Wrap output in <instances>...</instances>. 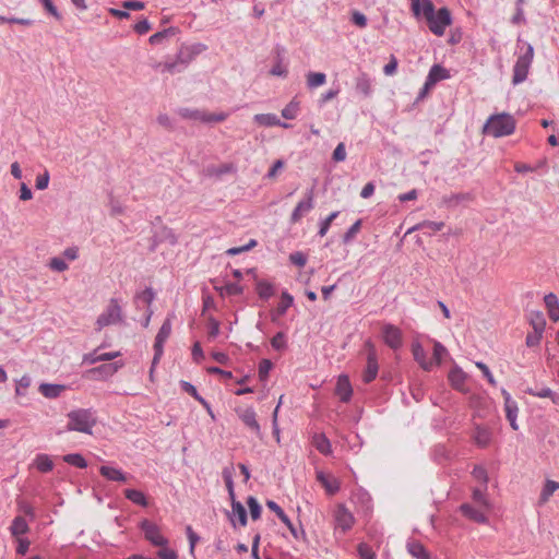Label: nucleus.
<instances>
[{
  "instance_id": "nucleus-37",
  "label": "nucleus",
  "mask_w": 559,
  "mask_h": 559,
  "mask_svg": "<svg viewBox=\"0 0 559 559\" xmlns=\"http://www.w3.org/2000/svg\"><path fill=\"white\" fill-rule=\"evenodd\" d=\"M124 496L127 499L141 507H147L148 502L144 493L136 489H126Z\"/></svg>"
},
{
  "instance_id": "nucleus-6",
  "label": "nucleus",
  "mask_w": 559,
  "mask_h": 559,
  "mask_svg": "<svg viewBox=\"0 0 559 559\" xmlns=\"http://www.w3.org/2000/svg\"><path fill=\"white\" fill-rule=\"evenodd\" d=\"M171 333V320L170 318H166L163 322L154 343V357L152 360L151 374L153 373V368L160 360L164 353V344L167 341Z\"/></svg>"
},
{
  "instance_id": "nucleus-15",
  "label": "nucleus",
  "mask_w": 559,
  "mask_h": 559,
  "mask_svg": "<svg viewBox=\"0 0 559 559\" xmlns=\"http://www.w3.org/2000/svg\"><path fill=\"white\" fill-rule=\"evenodd\" d=\"M336 526L346 532L354 524L353 514L345 508L344 504H338L335 511Z\"/></svg>"
},
{
  "instance_id": "nucleus-53",
  "label": "nucleus",
  "mask_w": 559,
  "mask_h": 559,
  "mask_svg": "<svg viewBox=\"0 0 559 559\" xmlns=\"http://www.w3.org/2000/svg\"><path fill=\"white\" fill-rule=\"evenodd\" d=\"M271 345L276 350H282L286 347L285 343V334L283 332H277L271 340Z\"/></svg>"
},
{
  "instance_id": "nucleus-57",
  "label": "nucleus",
  "mask_w": 559,
  "mask_h": 559,
  "mask_svg": "<svg viewBox=\"0 0 559 559\" xmlns=\"http://www.w3.org/2000/svg\"><path fill=\"white\" fill-rule=\"evenodd\" d=\"M350 21L359 28L367 26V17L359 11H353Z\"/></svg>"
},
{
  "instance_id": "nucleus-46",
  "label": "nucleus",
  "mask_w": 559,
  "mask_h": 559,
  "mask_svg": "<svg viewBox=\"0 0 559 559\" xmlns=\"http://www.w3.org/2000/svg\"><path fill=\"white\" fill-rule=\"evenodd\" d=\"M299 111V103L294 98L289 104H287L282 110V116L285 119L292 120L295 119Z\"/></svg>"
},
{
  "instance_id": "nucleus-17",
  "label": "nucleus",
  "mask_w": 559,
  "mask_h": 559,
  "mask_svg": "<svg viewBox=\"0 0 559 559\" xmlns=\"http://www.w3.org/2000/svg\"><path fill=\"white\" fill-rule=\"evenodd\" d=\"M450 78L449 71L440 64H433L426 79V88H431L439 81Z\"/></svg>"
},
{
  "instance_id": "nucleus-23",
  "label": "nucleus",
  "mask_w": 559,
  "mask_h": 559,
  "mask_svg": "<svg viewBox=\"0 0 559 559\" xmlns=\"http://www.w3.org/2000/svg\"><path fill=\"white\" fill-rule=\"evenodd\" d=\"M412 352L414 359L420 365V367L426 371H430L433 362L426 359V352L424 347L419 343H414L412 346Z\"/></svg>"
},
{
  "instance_id": "nucleus-10",
  "label": "nucleus",
  "mask_w": 559,
  "mask_h": 559,
  "mask_svg": "<svg viewBox=\"0 0 559 559\" xmlns=\"http://www.w3.org/2000/svg\"><path fill=\"white\" fill-rule=\"evenodd\" d=\"M314 189H309L306 193V199L300 201L294 209L290 215V222L293 224L299 222L304 214L310 212L313 209Z\"/></svg>"
},
{
  "instance_id": "nucleus-31",
  "label": "nucleus",
  "mask_w": 559,
  "mask_h": 559,
  "mask_svg": "<svg viewBox=\"0 0 559 559\" xmlns=\"http://www.w3.org/2000/svg\"><path fill=\"white\" fill-rule=\"evenodd\" d=\"M356 92L362 94L364 96H369L371 94V80L366 73H360L356 79L355 85Z\"/></svg>"
},
{
  "instance_id": "nucleus-1",
  "label": "nucleus",
  "mask_w": 559,
  "mask_h": 559,
  "mask_svg": "<svg viewBox=\"0 0 559 559\" xmlns=\"http://www.w3.org/2000/svg\"><path fill=\"white\" fill-rule=\"evenodd\" d=\"M515 119L507 112L496 114L488 118L484 124V133L495 138L510 135L515 130Z\"/></svg>"
},
{
  "instance_id": "nucleus-8",
  "label": "nucleus",
  "mask_w": 559,
  "mask_h": 559,
  "mask_svg": "<svg viewBox=\"0 0 559 559\" xmlns=\"http://www.w3.org/2000/svg\"><path fill=\"white\" fill-rule=\"evenodd\" d=\"M451 23V13L447 8L439 9L433 17L427 22L429 29L437 36H442L445 27Z\"/></svg>"
},
{
  "instance_id": "nucleus-27",
  "label": "nucleus",
  "mask_w": 559,
  "mask_h": 559,
  "mask_svg": "<svg viewBox=\"0 0 559 559\" xmlns=\"http://www.w3.org/2000/svg\"><path fill=\"white\" fill-rule=\"evenodd\" d=\"M154 298L155 293L151 287H147L134 296V305L136 308H141L142 306H147L148 308L153 302Z\"/></svg>"
},
{
  "instance_id": "nucleus-62",
  "label": "nucleus",
  "mask_w": 559,
  "mask_h": 559,
  "mask_svg": "<svg viewBox=\"0 0 559 559\" xmlns=\"http://www.w3.org/2000/svg\"><path fill=\"white\" fill-rule=\"evenodd\" d=\"M49 266L57 272H63L68 269V264L61 258H52L49 262Z\"/></svg>"
},
{
  "instance_id": "nucleus-63",
  "label": "nucleus",
  "mask_w": 559,
  "mask_h": 559,
  "mask_svg": "<svg viewBox=\"0 0 559 559\" xmlns=\"http://www.w3.org/2000/svg\"><path fill=\"white\" fill-rule=\"evenodd\" d=\"M157 557L159 559H177L178 555L175 550L167 548V546L160 547L157 551Z\"/></svg>"
},
{
  "instance_id": "nucleus-9",
  "label": "nucleus",
  "mask_w": 559,
  "mask_h": 559,
  "mask_svg": "<svg viewBox=\"0 0 559 559\" xmlns=\"http://www.w3.org/2000/svg\"><path fill=\"white\" fill-rule=\"evenodd\" d=\"M368 355H367V366L362 372V380L365 383L372 382L377 374H378V359H377V352L374 348V345L371 341H367L365 344Z\"/></svg>"
},
{
  "instance_id": "nucleus-11",
  "label": "nucleus",
  "mask_w": 559,
  "mask_h": 559,
  "mask_svg": "<svg viewBox=\"0 0 559 559\" xmlns=\"http://www.w3.org/2000/svg\"><path fill=\"white\" fill-rule=\"evenodd\" d=\"M266 507L270 510H272L278 516V519L288 527V530L290 531L292 535L296 539H298L300 536L305 538V536H306L305 531L302 528L300 531H298L297 527L292 523L289 518L285 514L283 509L275 501L267 500L266 501Z\"/></svg>"
},
{
  "instance_id": "nucleus-2",
  "label": "nucleus",
  "mask_w": 559,
  "mask_h": 559,
  "mask_svg": "<svg viewBox=\"0 0 559 559\" xmlns=\"http://www.w3.org/2000/svg\"><path fill=\"white\" fill-rule=\"evenodd\" d=\"M96 425V417L91 409L79 408L68 414V431H79L92 433V428Z\"/></svg>"
},
{
  "instance_id": "nucleus-64",
  "label": "nucleus",
  "mask_w": 559,
  "mask_h": 559,
  "mask_svg": "<svg viewBox=\"0 0 559 559\" xmlns=\"http://www.w3.org/2000/svg\"><path fill=\"white\" fill-rule=\"evenodd\" d=\"M225 293L229 296H238L243 293V287L236 283H227L225 285Z\"/></svg>"
},
{
  "instance_id": "nucleus-4",
  "label": "nucleus",
  "mask_w": 559,
  "mask_h": 559,
  "mask_svg": "<svg viewBox=\"0 0 559 559\" xmlns=\"http://www.w3.org/2000/svg\"><path fill=\"white\" fill-rule=\"evenodd\" d=\"M122 309L118 299L111 298L106 310L97 318L96 330L100 331L104 326L122 322Z\"/></svg>"
},
{
  "instance_id": "nucleus-14",
  "label": "nucleus",
  "mask_w": 559,
  "mask_h": 559,
  "mask_svg": "<svg viewBox=\"0 0 559 559\" xmlns=\"http://www.w3.org/2000/svg\"><path fill=\"white\" fill-rule=\"evenodd\" d=\"M122 366V361H114L103 364L96 368L91 369L88 372L93 374L95 379H107L115 374Z\"/></svg>"
},
{
  "instance_id": "nucleus-45",
  "label": "nucleus",
  "mask_w": 559,
  "mask_h": 559,
  "mask_svg": "<svg viewBox=\"0 0 559 559\" xmlns=\"http://www.w3.org/2000/svg\"><path fill=\"white\" fill-rule=\"evenodd\" d=\"M179 115L185 119L200 120L204 122L205 111L198 109L182 108L179 110Z\"/></svg>"
},
{
  "instance_id": "nucleus-20",
  "label": "nucleus",
  "mask_w": 559,
  "mask_h": 559,
  "mask_svg": "<svg viewBox=\"0 0 559 559\" xmlns=\"http://www.w3.org/2000/svg\"><path fill=\"white\" fill-rule=\"evenodd\" d=\"M460 511L464 516L476 523L485 524L488 522V518L480 510L474 508L469 503L461 504Z\"/></svg>"
},
{
  "instance_id": "nucleus-19",
  "label": "nucleus",
  "mask_w": 559,
  "mask_h": 559,
  "mask_svg": "<svg viewBox=\"0 0 559 559\" xmlns=\"http://www.w3.org/2000/svg\"><path fill=\"white\" fill-rule=\"evenodd\" d=\"M317 480L324 487L329 495H335L340 490L338 480L321 471L317 472Z\"/></svg>"
},
{
  "instance_id": "nucleus-47",
  "label": "nucleus",
  "mask_w": 559,
  "mask_h": 559,
  "mask_svg": "<svg viewBox=\"0 0 559 559\" xmlns=\"http://www.w3.org/2000/svg\"><path fill=\"white\" fill-rule=\"evenodd\" d=\"M247 504H248V508L250 510L251 519L254 520V521L260 519L261 512H262V508H261L259 501L257 500V498H254L252 496L248 497Z\"/></svg>"
},
{
  "instance_id": "nucleus-35",
  "label": "nucleus",
  "mask_w": 559,
  "mask_h": 559,
  "mask_svg": "<svg viewBox=\"0 0 559 559\" xmlns=\"http://www.w3.org/2000/svg\"><path fill=\"white\" fill-rule=\"evenodd\" d=\"M530 323L533 326L535 332H544L546 326V320L540 311H531L530 312Z\"/></svg>"
},
{
  "instance_id": "nucleus-43",
  "label": "nucleus",
  "mask_w": 559,
  "mask_h": 559,
  "mask_svg": "<svg viewBox=\"0 0 559 559\" xmlns=\"http://www.w3.org/2000/svg\"><path fill=\"white\" fill-rule=\"evenodd\" d=\"M157 235L159 236L158 240L162 242H168L171 246L176 245L178 241L177 236L174 234L173 229L166 226H163L160 230L157 231Z\"/></svg>"
},
{
  "instance_id": "nucleus-61",
  "label": "nucleus",
  "mask_w": 559,
  "mask_h": 559,
  "mask_svg": "<svg viewBox=\"0 0 559 559\" xmlns=\"http://www.w3.org/2000/svg\"><path fill=\"white\" fill-rule=\"evenodd\" d=\"M219 334V322L213 317L209 318V338H215Z\"/></svg>"
},
{
  "instance_id": "nucleus-40",
  "label": "nucleus",
  "mask_w": 559,
  "mask_h": 559,
  "mask_svg": "<svg viewBox=\"0 0 559 559\" xmlns=\"http://www.w3.org/2000/svg\"><path fill=\"white\" fill-rule=\"evenodd\" d=\"M326 81V75L322 72H309L307 74V86L316 88L323 85Z\"/></svg>"
},
{
  "instance_id": "nucleus-30",
  "label": "nucleus",
  "mask_w": 559,
  "mask_h": 559,
  "mask_svg": "<svg viewBox=\"0 0 559 559\" xmlns=\"http://www.w3.org/2000/svg\"><path fill=\"white\" fill-rule=\"evenodd\" d=\"M448 378L454 389L462 390L466 374L461 368L455 366L450 370Z\"/></svg>"
},
{
  "instance_id": "nucleus-29",
  "label": "nucleus",
  "mask_w": 559,
  "mask_h": 559,
  "mask_svg": "<svg viewBox=\"0 0 559 559\" xmlns=\"http://www.w3.org/2000/svg\"><path fill=\"white\" fill-rule=\"evenodd\" d=\"M28 531L29 527L26 520L21 515L15 516L10 526L11 535L14 537H19L21 535L26 534Z\"/></svg>"
},
{
  "instance_id": "nucleus-56",
  "label": "nucleus",
  "mask_w": 559,
  "mask_h": 559,
  "mask_svg": "<svg viewBox=\"0 0 559 559\" xmlns=\"http://www.w3.org/2000/svg\"><path fill=\"white\" fill-rule=\"evenodd\" d=\"M444 224L442 222L440 223H437V222H430V221H427V222H424L419 225H417L415 227V229H429L430 231L435 233V231H439L443 228Z\"/></svg>"
},
{
  "instance_id": "nucleus-51",
  "label": "nucleus",
  "mask_w": 559,
  "mask_h": 559,
  "mask_svg": "<svg viewBox=\"0 0 559 559\" xmlns=\"http://www.w3.org/2000/svg\"><path fill=\"white\" fill-rule=\"evenodd\" d=\"M273 364L269 359H262L259 364V378L261 381H265L269 377V372L272 369Z\"/></svg>"
},
{
  "instance_id": "nucleus-52",
  "label": "nucleus",
  "mask_w": 559,
  "mask_h": 559,
  "mask_svg": "<svg viewBox=\"0 0 559 559\" xmlns=\"http://www.w3.org/2000/svg\"><path fill=\"white\" fill-rule=\"evenodd\" d=\"M360 559H376V555L371 547L366 543H360L357 547Z\"/></svg>"
},
{
  "instance_id": "nucleus-42",
  "label": "nucleus",
  "mask_w": 559,
  "mask_h": 559,
  "mask_svg": "<svg viewBox=\"0 0 559 559\" xmlns=\"http://www.w3.org/2000/svg\"><path fill=\"white\" fill-rule=\"evenodd\" d=\"M63 461L78 468L87 467L86 460L80 453H71L63 456Z\"/></svg>"
},
{
  "instance_id": "nucleus-50",
  "label": "nucleus",
  "mask_w": 559,
  "mask_h": 559,
  "mask_svg": "<svg viewBox=\"0 0 559 559\" xmlns=\"http://www.w3.org/2000/svg\"><path fill=\"white\" fill-rule=\"evenodd\" d=\"M338 214H340L338 211L332 212L326 218L321 221L320 228H319V231H318V235L320 237H324L326 235V233L329 231V228H330L332 222L338 216Z\"/></svg>"
},
{
  "instance_id": "nucleus-36",
  "label": "nucleus",
  "mask_w": 559,
  "mask_h": 559,
  "mask_svg": "<svg viewBox=\"0 0 559 559\" xmlns=\"http://www.w3.org/2000/svg\"><path fill=\"white\" fill-rule=\"evenodd\" d=\"M313 445L320 453H322L324 455H326L331 452L330 440L323 433L314 435Z\"/></svg>"
},
{
  "instance_id": "nucleus-24",
  "label": "nucleus",
  "mask_w": 559,
  "mask_h": 559,
  "mask_svg": "<svg viewBox=\"0 0 559 559\" xmlns=\"http://www.w3.org/2000/svg\"><path fill=\"white\" fill-rule=\"evenodd\" d=\"M66 389L63 384L41 383L38 391L47 399H57Z\"/></svg>"
},
{
  "instance_id": "nucleus-22",
  "label": "nucleus",
  "mask_w": 559,
  "mask_h": 559,
  "mask_svg": "<svg viewBox=\"0 0 559 559\" xmlns=\"http://www.w3.org/2000/svg\"><path fill=\"white\" fill-rule=\"evenodd\" d=\"M99 473L102 476H104L108 480L118 481V483H126L128 480L127 474H124L122 471L117 469L111 466H106V465L100 466Z\"/></svg>"
},
{
  "instance_id": "nucleus-16",
  "label": "nucleus",
  "mask_w": 559,
  "mask_h": 559,
  "mask_svg": "<svg viewBox=\"0 0 559 559\" xmlns=\"http://www.w3.org/2000/svg\"><path fill=\"white\" fill-rule=\"evenodd\" d=\"M335 393L340 396L341 402L348 403L353 395V388L349 378L341 374L336 382Z\"/></svg>"
},
{
  "instance_id": "nucleus-58",
  "label": "nucleus",
  "mask_w": 559,
  "mask_h": 559,
  "mask_svg": "<svg viewBox=\"0 0 559 559\" xmlns=\"http://www.w3.org/2000/svg\"><path fill=\"white\" fill-rule=\"evenodd\" d=\"M289 260L293 264H295L299 267H302L306 265L307 257L305 253H302L300 251H296V252L290 253Z\"/></svg>"
},
{
  "instance_id": "nucleus-33",
  "label": "nucleus",
  "mask_w": 559,
  "mask_h": 559,
  "mask_svg": "<svg viewBox=\"0 0 559 559\" xmlns=\"http://www.w3.org/2000/svg\"><path fill=\"white\" fill-rule=\"evenodd\" d=\"M255 290L259 297L263 300H267L274 295V287L266 281H257Z\"/></svg>"
},
{
  "instance_id": "nucleus-49",
  "label": "nucleus",
  "mask_w": 559,
  "mask_h": 559,
  "mask_svg": "<svg viewBox=\"0 0 559 559\" xmlns=\"http://www.w3.org/2000/svg\"><path fill=\"white\" fill-rule=\"evenodd\" d=\"M361 223L362 221L361 219H358L348 229L347 231L344 234L343 236V242L344 243H349L352 242V240L356 237V235L359 233L360 228H361Z\"/></svg>"
},
{
  "instance_id": "nucleus-59",
  "label": "nucleus",
  "mask_w": 559,
  "mask_h": 559,
  "mask_svg": "<svg viewBox=\"0 0 559 559\" xmlns=\"http://www.w3.org/2000/svg\"><path fill=\"white\" fill-rule=\"evenodd\" d=\"M345 158H346L345 144L341 142L335 147V150L332 154V159L334 162L338 163V162H343Z\"/></svg>"
},
{
  "instance_id": "nucleus-12",
  "label": "nucleus",
  "mask_w": 559,
  "mask_h": 559,
  "mask_svg": "<svg viewBox=\"0 0 559 559\" xmlns=\"http://www.w3.org/2000/svg\"><path fill=\"white\" fill-rule=\"evenodd\" d=\"M236 413L241 421L255 433L257 437L262 438L261 427L257 420V414L253 408H237Z\"/></svg>"
},
{
  "instance_id": "nucleus-60",
  "label": "nucleus",
  "mask_w": 559,
  "mask_h": 559,
  "mask_svg": "<svg viewBox=\"0 0 559 559\" xmlns=\"http://www.w3.org/2000/svg\"><path fill=\"white\" fill-rule=\"evenodd\" d=\"M49 173L45 170L43 174L38 175L36 178L35 187L38 190H45L49 183Z\"/></svg>"
},
{
  "instance_id": "nucleus-3",
  "label": "nucleus",
  "mask_w": 559,
  "mask_h": 559,
  "mask_svg": "<svg viewBox=\"0 0 559 559\" xmlns=\"http://www.w3.org/2000/svg\"><path fill=\"white\" fill-rule=\"evenodd\" d=\"M534 48L531 44H526L525 51L518 57V60L513 67L512 83L518 85L524 82L527 78L528 70L533 62Z\"/></svg>"
},
{
  "instance_id": "nucleus-13",
  "label": "nucleus",
  "mask_w": 559,
  "mask_h": 559,
  "mask_svg": "<svg viewBox=\"0 0 559 559\" xmlns=\"http://www.w3.org/2000/svg\"><path fill=\"white\" fill-rule=\"evenodd\" d=\"M382 336L384 343L392 349H397L402 346V332L393 324H384L382 328Z\"/></svg>"
},
{
  "instance_id": "nucleus-39",
  "label": "nucleus",
  "mask_w": 559,
  "mask_h": 559,
  "mask_svg": "<svg viewBox=\"0 0 559 559\" xmlns=\"http://www.w3.org/2000/svg\"><path fill=\"white\" fill-rule=\"evenodd\" d=\"M35 465L41 473H48L53 468V462L47 454H38L35 459Z\"/></svg>"
},
{
  "instance_id": "nucleus-54",
  "label": "nucleus",
  "mask_w": 559,
  "mask_h": 559,
  "mask_svg": "<svg viewBox=\"0 0 559 559\" xmlns=\"http://www.w3.org/2000/svg\"><path fill=\"white\" fill-rule=\"evenodd\" d=\"M447 348L439 342L433 344V360L437 365L441 364L442 357L447 354Z\"/></svg>"
},
{
  "instance_id": "nucleus-41",
  "label": "nucleus",
  "mask_w": 559,
  "mask_h": 559,
  "mask_svg": "<svg viewBox=\"0 0 559 559\" xmlns=\"http://www.w3.org/2000/svg\"><path fill=\"white\" fill-rule=\"evenodd\" d=\"M294 297L287 292H283L281 295V301L276 308V312L278 316H284L287 309L293 305Z\"/></svg>"
},
{
  "instance_id": "nucleus-21",
  "label": "nucleus",
  "mask_w": 559,
  "mask_h": 559,
  "mask_svg": "<svg viewBox=\"0 0 559 559\" xmlns=\"http://www.w3.org/2000/svg\"><path fill=\"white\" fill-rule=\"evenodd\" d=\"M406 548L409 555L416 559H430V554L424 545L416 539H409L406 544Z\"/></svg>"
},
{
  "instance_id": "nucleus-5",
  "label": "nucleus",
  "mask_w": 559,
  "mask_h": 559,
  "mask_svg": "<svg viewBox=\"0 0 559 559\" xmlns=\"http://www.w3.org/2000/svg\"><path fill=\"white\" fill-rule=\"evenodd\" d=\"M200 51L201 45L194 46L192 48L186 47L180 49L177 56V60L174 62H166L164 64V71H168L169 73L181 72Z\"/></svg>"
},
{
  "instance_id": "nucleus-44",
  "label": "nucleus",
  "mask_w": 559,
  "mask_h": 559,
  "mask_svg": "<svg viewBox=\"0 0 559 559\" xmlns=\"http://www.w3.org/2000/svg\"><path fill=\"white\" fill-rule=\"evenodd\" d=\"M468 199L469 194L467 193H452L450 195H444L442 198V202L448 206H454Z\"/></svg>"
},
{
  "instance_id": "nucleus-32",
  "label": "nucleus",
  "mask_w": 559,
  "mask_h": 559,
  "mask_svg": "<svg viewBox=\"0 0 559 559\" xmlns=\"http://www.w3.org/2000/svg\"><path fill=\"white\" fill-rule=\"evenodd\" d=\"M177 33H178V28L171 26V27L165 28L160 32L153 34L148 40L152 45H158V44H162L165 39H167L171 36H175Z\"/></svg>"
},
{
  "instance_id": "nucleus-48",
  "label": "nucleus",
  "mask_w": 559,
  "mask_h": 559,
  "mask_svg": "<svg viewBox=\"0 0 559 559\" xmlns=\"http://www.w3.org/2000/svg\"><path fill=\"white\" fill-rule=\"evenodd\" d=\"M436 9L431 0H421L420 1V14H423L428 22L436 14Z\"/></svg>"
},
{
  "instance_id": "nucleus-34",
  "label": "nucleus",
  "mask_w": 559,
  "mask_h": 559,
  "mask_svg": "<svg viewBox=\"0 0 559 559\" xmlns=\"http://www.w3.org/2000/svg\"><path fill=\"white\" fill-rule=\"evenodd\" d=\"M474 439L479 447H486L490 442L491 432L488 428L476 426Z\"/></svg>"
},
{
  "instance_id": "nucleus-38",
  "label": "nucleus",
  "mask_w": 559,
  "mask_h": 559,
  "mask_svg": "<svg viewBox=\"0 0 559 559\" xmlns=\"http://www.w3.org/2000/svg\"><path fill=\"white\" fill-rule=\"evenodd\" d=\"M559 488V483L547 480L539 497V504L546 503L552 493Z\"/></svg>"
},
{
  "instance_id": "nucleus-28",
  "label": "nucleus",
  "mask_w": 559,
  "mask_h": 559,
  "mask_svg": "<svg viewBox=\"0 0 559 559\" xmlns=\"http://www.w3.org/2000/svg\"><path fill=\"white\" fill-rule=\"evenodd\" d=\"M524 392L537 397H549L555 405H559V394L555 393L549 388H543L540 390L526 388L524 389Z\"/></svg>"
},
{
  "instance_id": "nucleus-25",
  "label": "nucleus",
  "mask_w": 559,
  "mask_h": 559,
  "mask_svg": "<svg viewBox=\"0 0 559 559\" xmlns=\"http://www.w3.org/2000/svg\"><path fill=\"white\" fill-rule=\"evenodd\" d=\"M545 306L548 310V316L550 320L558 321L559 320V300L557 296L552 293L547 294L544 297Z\"/></svg>"
},
{
  "instance_id": "nucleus-55",
  "label": "nucleus",
  "mask_w": 559,
  "mask_h": 559,
  "mask_svg": "<svg viewBox=\"0 0 559 559\" xmlns=\"http://www.w3.org/2000/svg\"><path fill=\"white\" fill-rule=\"evenodd\" d=\"M39 2L49 14H51L57 20H61V14L59 13L57 7L53 4L52 0H39Z\"/></svg>"
},
{
  "instance_id": "nucleus-7",
  "label": "nucleus",
  "mask_w": 559,
  "mask_h": 559,
  "mask_svg": "<svg viewBox=\"0 0 559 559\" xmlns=\"http://www.w3.org/2000/svg\"><path fill=\"white\" fill-rule=\"evenodd\" d=\"M140 528L145 539L153 546L164 547L168 545V539L160 534L159 527L155 523L144 519L140 523Z\"/></svg>"
},
{
  "instance_id": "nucleus-26",
  "label": "nucleus",
  "mask_w": 559,
  "mask_h": 559,
  "mask_svg": "<svg viewBox=\"0 0 559 559\" xmlns=\"http://www.w3.org/2000/svg\"><path fill=\"white\" fill-rule=\"evenodd\" d=\"M254 121L264 127H273V126H281L283 128H288L289 124L281 122V120L277 118L274 114H258L254 116Z\"/></svg>"
},
{
  "instance_id": "nucleus-18",
  "label": "nucleus",
  "mask_w": 559,
  "mask_h": 559,
  "mask_svg": "<svg viewBox=\"0 0 559 559\" xmlns=\"http://www.w3.org/2000/svg\"><path fill=\"white\" fill-rule=\"evenodd\" d=\"M231 512H226L231 525L236 527V520L235 516H237V521L241 526H246L248 522V515L245 507L239 501H234V507L231 508Z\"/></svg>"
}]
</instances>
